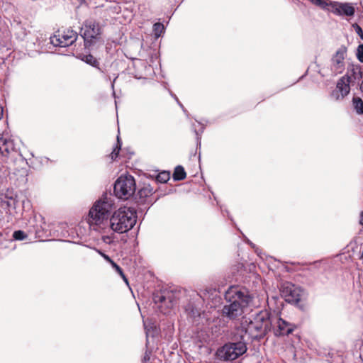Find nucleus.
<instances>
[{
  "instance_id": "obj_1",
  "label": "nucleus",
  "mask_w": 363,
  "mask_h": 363,
  "mask_svg": "<svg viewBox=\"0 0 363 363\" xmlns=\"http://www.w3.org/2000/svg\"><path fill=\"white\" fill-rule=\"evenodd\" d=\"M227 302L222 309V315L230 320H234L242 315L244 309L252 301V297L245 289L238 286H230L225 294Z\"/></svg>"
},
{
  "instance_id": "obj_2",
  "label": "nucleus",
  "mask_w": 363,
  "mask_h": 363,
  "mask_svg": "<svg viewBox=\"0 0 363 363\" xmlns=\"http://www.w3.org/2000/svg\"><path fill=\"white\" fill-rule=\"evenodd\" d=\"M272 322L271 316L267 311H261L248 323H242L238 332L243 335L244 337L248 336L251 340L261 339L271 330Z\"/></svg>"
},
{
  "instance_id": "obj_3",
  "label": "nucleus",
  "mask_w": 363,
  "mask_h": 363,
  "mask_svg": "<svg viewBox=\"0 0 363 363\" xmlns=\"http://www.w3.org/2000/svg\"><path fill=\"white\" fill-rule=\"evenodd\" d=\"M137 215L134 208L121 207L110 218L111 228L118 233H124L131 230L136 223Z\"/></svg>"
},
{
  "instance_id": "obj_4",
  "label": "nucleus",
  "mask_w": 363,
  "mask_h": 363,
  "mask_svg": "<svg viewBox=\"0 0 363 363\" xmlns=\"http://www.w3.org/2000/svg\"><path fill=\"white\" fill-rule=\"evenodd\" d=\"M112 208V203L107 200L96 201L89 211L88 223L90 228L96 231L105 226Z\"/></svg>"
},
{
  "instance_id": "obj_5",
  "label": "nucleus",
  "mask_w": 363,
  "mask_h": 363,
  "mask_svg": "<svg viewBox=\"0 0 363 363\" xmlns=\"http://www.w3.org/2000/svg\"><path fill=\"white\" fill-rule=\"evenodd\" d=\"M102 29L99 22L93 19L86 20L80 30V35L84 41L85 48H92L97 43L103 44Z\"/></svg>"
},
{
  "instance_id": "obj_6",
  "label": "nucleus",
  "mask_w": 363,
  "mask_h": 363,
  "mask_svg": "<svg viewBox=\"0 0 363 363\" xmlns=\"http://www.w3.org/2000/svg\"><path fill=\"white\" fill-rule=\"evenodd\" d=\"M242 340L236 342H229L220 347L216 351L218 359L223 361H233L245 354L247 345L243 335H240Z\"/></svg>"
},
{
  "instance_id": "obj_7",
  "label": "nucleus",
  "mask_w": 363,
  "mask_h": 363,
  "mask_svg": "<svg viewBox=\"0 0 363 363\" xmlns=\"http://www.w3.org/2000/svg\"><path fill=\"white\" fill-rule=\"evenodd\" d=\"M135 189V181L131 175H121L114 184V194L121 199H129L134 194Z\"/></svg>"
},
{
  "instance_id": "obj_8",
  "label": "nucleus",
  "mask_w": 363,
  "mask_h": 363,
  "mask_svg": "<svg viewBox=\"0 0 363 363\" xmlns=\"http://www.w3.org/2000/svg\"><path fill=\"white\" fill-rule=\"evenodd\" d=\"M155 303L159 304L160 311L164 314L167 313L177 303L175 295L172 291H164L157 294L154 298Z\"/></svg>"
},
{
  "instance_id": "obj_9",
  "label": "nucleus",
  "mask_w": 363,
  "mask_h": 363,
  "mask_svg": "<svg viewBox=\"0 0 363 363\" xmlns=\"http://www.w3.org/2000/svg\"><path fill=\"white\" fill-rule=\"evenodd\" d=\"M274 334L275 336L288 335L294 332L296 325L289 323L281 318L277 316L271 317Z\"/></svg>"
},
{
  "instance_id": "obj_10",
  "label": "nucleus",
  "mask_w": 363,
  "mask_h": 363,
  "mask_svg": "<svg viewBox=\"0 0 363 363\" xmlns=\"http://www.w3.org/2000/svg\"><path fill=\"white\" fill-rule=\"evenodd\" d=\"M351 81V77L347 74L340 78L337 82L335 90L331 93V97L337 101L344 99L350 91Z\"/></svg>"
},
{
  "instance_id": "obj_11",
  "label": "nucleus",
  "mask_w": 363,
  "mask_h": 363,
  "mask_svg": "<svg viewBox=\"0 0 363 363\" xmlns=\"http://www.w3.org/2000/svg\"><path fill=\"white\" fill-rule=\"evenodd\" d=\"M78 38L77 33L69 29L60 35H54L50 38L51 43L55 46L67 47L73 44Z\"/></svg>"
},
{
  "instance_id": "obj_12",
  "label": "nucleus",
  "mask_w": 363,
  "mask_h": 363,
  "mask_svg": "<svg viewBox=\"0 0 363 363\" xmlns=\"http://www.w3.org/2000/svg\"><path fill=\"white\" fill-rule=\"evenodd\" d=\"M281 294L284 297L286 301L292 303L299 302L302 296V290L300 287L295 286L291 283H286L283 285Z\"/></svg>"
},
{
  "instance_id": "obj_13",
  "label": "nucleus",
  "mask_w": 363,
  "mask_h": 363,
  "mask_svg": "<svg viewBox=\"0 0 363 363\" xmlns=\"http://www.w3.org/2000/svg\"><path fill=\"white\" fill-rule=\"evenodd\" d=\"M16 152L13 140L6 133H0V155L8 158Z\"/></svg>"
},
{
  "instance_id": "obj_14",
  "label": "nucleus",
  "mask_w": 363,
  "mask_h": 363,
  "mask_svg": "<svg viewBox=\"0 0 363 363\" xmlns=\"http://www.w3.org/2000/svg\"><path fill=\"white\" fill-rule=\"evenodd\" d=\"M347 52L345 47L340 48L332 58V70L335 74L341 73L345 67V55Z\"/></svg>"
},
{
  "instance_id": "obj_15",
  "label": "nucleus",
  "mask_w": 363,
  "mask_h": 363,
  "mask_svg": "<svg viewBox=\"0 0 363 363\" xmlns=\"http://www.w3.org/2000/svg\"><path fill=\"white\" fill-rule=\"evenodd\" d=\"M333 8L338 14H345L347 16H352L354 13V9L349 4H337L333 5Z\"/></svg>"
},
{
  "instance_id": "obj_16",
  "label": "nucleus",
  "mask_w": 363,
  "mask_h": 363,
  "mask_svg": "<svg viewBox=\"0 0 363 363\" xmlns=\"http://www.w3.org/2000/svg\"><path fill=\"white\" fill-rule=\"evenodd\" d=\"M153 193L154 189L150 185H145L138 191L137 196L138 197V202L141 203H145L146 199L152 196Z\"/></svg>"
},
{
  "instance_id": "obj_17",
  "label": "nucleus",
  "mask_w": 363,
  "mask_h": 363,
  "mask_svg": "<svg viewBox=\"0 0 363 363\" xmlns=\"http://www.w3.org/2000/svg\"><path fill=\"white\" fill-rule=\"evenodd\" d=\"M184 310L187 315L193 319L200 316V311L194 302H189L184 306Z\"/></svg>"
},
{
  "instance_id": "obj_18",
  "label": "nucleus",
  "mask_w": 363,
  "mask_h": 363,
  "mask_svg": "<svg viewBox=\"0 0 363 363\" xmlns=\"http://www.w3.org/2000/svg\"><path fill=\"white\" fill-rule=\"evenodd\" d=\"M186 172L182 166H178L175 168L173 178L176 181L183 180L186 178Z\"/></svg>"
},
{
  "instance_id": "obj_19",
  "label": "nucleus",
  "mask_w": 363,
  "mask_h": 363,
  "mask_svg": "<svg viewBox=\"0 0 363 363\" xmlns=\"http://www.w3.org/2000/svg\"><path fill=\"white\" fill-rule=\"evenodd\" d=\"M82 60L84 61L86 63L94 67L99 68V61L91 55H86L82 57Z\"/></svg>"
},
{
  "instance_id": "obj_20",
  "label": "nucleus",
  "mask_w": 363,
  "mask_h": 363,
  "mask_svg": "<svg viewBox=\"0 0 363 363\" xmlns=\"http://www.w3.org/2000/svg\"><path fill=\"white\" fill-rule=\"evenodd\" d=\"M353 106L357 113L359 114L363 113V101L360 98L354 97L352 100Z\"/></svg>"
},
{
  "instance_id": "obj_21",
  "label": "nucleus",
  "mask_w": 363,
  "mask_h": 363,
  "mask_svg": "<svg viewBox=\"0 0 363 363\" xmlns=\"http://www.w3.org/2000/svg\"><path fill=\"white\" fill-rule=\"evenodd\" d=\"M121 147V143L120 142L119 136L117 137V145L111 153V157L112 160H114L118 156Z\"/></svg>"
},
{
  "instance_id": "obj_22",
  "label": "nucleus",
  "mask_w": 363,
  "mask_h": 363,
  "mask_svg": "<svg viewBox=\"0 0 363 363\" xmlns=\"http://www.w3.org/2000/svg\"><path fill=\"white\" fill-rule=\"evenodd\" d=\"M164 26L161 23H156L153 26V30L155 33V36L159 37L160 36L161 33L164 30Z\"/></svg>"
},
{
  "instance_id": "obj_23",
  "label": "nucleus",
  "mask_w": 363,
  "mask_h": 363,
  "mask_svg": "<svg viewBox=\"0 0 363 363\" xmlns=\"http://www.w3.org/2000/svg\"><path fill=\"white\" fill-rule=\"evenodd\" d=\"M111 264L116 269V271L121 275V277L123 278V279L126 283H128V279L125 277L122 269L114 261L111 262Z\"/></svg>"
},
{
  "instance_id": "obj_24",
  "label": "nucleus",
  "mask_w": 363,
  "mask_h": 363,
  "mask_svg": "<svg viewBox=\"0 0 363 363\" xmlns=\"http://www.w3.org/2000/svg\"><path fill=\"white\" fill-rule=\"evenodd\" d=\"M313 4L319 6L321 9H325L328 6V4L325 0H308Z\"/></svg>"
},
{
  "instance_id": "obj_25",
  "label": "nucleus",
  "mask_w": 363,
  "mask_h": 363,
  "mask_svg": "<svg viewBox=\"0 0 363 363\" xmlns=\"http://www.w3.org/2000/svg\"><path fill=\"white\" fill-rule=\"evenodd\" d=\"M13 237L14 239L18 240H23L26 238V235L22 230H16L13 233Z\"/></svg>"
},
{
  "instance_id": "obj_26",
  "label": "nucleus",
  "mask_w": 363,
  "mask_h": 363,
  "mask_svg": "<svg viewBox=\"0 0 363 363\" xmlns=\"http://www.w3.org/2000/svg\"><path fill=\"white\" fill-rule=\"evenodd\" d=\"M356 55L358 60L363 63V44H361L357 47Z\"/></svg>"
},
{
  "instance_id": "obj_27",
  "label": "nucleus",
  "mask_w": 363,
  "mask_h": 363,
  "mask_svg": "<svg viewBox=\"0 0 363 363\" xmlns=\"http://www.w3.org/2000/svg\"><path fill=\"white\" fill-rule=\"evenodd\" d=\"M169 177L168 174H167L166 172H162L157 176V180L160 182L164 183L169 179Z\"/></svg>"
},
{
  "instance_id": "obj_28",
  "label": "nucleus",
  "mask_w": 363,
  "mask_h": 363,
  "mask_svg": "<svg viewBox=\"0 0 363 363\" xmlns=\"http://www.w3.org/2000/svg\"><path fill=\"white\" fill-rule=\"evenodd\" d=\"M353 27L354 28L357 35L361 38L362 40H363V30L362 28L357 24L353 25Z\"/></svg>"
},
{
  "instance_id": "obj_29",
  "label": "nucleus",
  "mask_w": 363,
  "mask_h": 363,
  "mask_svg": "<svg viewBox=\"0 0 363 363\" xmlns=\"http://www.w3.org/2000/svg\"><path fill=\"white\" fill-rule=\"evenodd\" d=\"M101 255H102V257H104V258L107 262H108L110 264L111 263V262H113V259H111L110 258V257H109V256L106 255V254H104V253H101Z\"/></svg>"
},
{
  "instance_id": "obj_30",
  "label": "nucleus",
  "mask_w": 363,
  "mask_h": 363,
  "mask_svg": "<svg viewBox=\"0 0 363 363\" xmlns=\"http://www.w3.org/2000/svg\"><path fill=\"white\" fill-rule=\"evenodd\" d=\"M103 240L106 243H111L112 242L111 238L108 236H104Z\"/></svg>"
},
{
  "instance_id": "obj_31",
  "label": "nucleus",
  "mask_w": 363,
  "mask_h": 363,
  "mask_svg": "<svg viewBox=\"0 0 363 363\" xmlns=\"http://www.w3.org/2000/svg\"><path fill=\"white\" fill-rule=\"evenodd\" d=\"M359 224L363 225V211L360 213Z\"/></svg>"
},
{
  "instance_id": "obj_32",
  "label": "nucleus",
  "mask_w": 363,
  "mask_h": 363,
  "mask_svg": "<svg viewBox=\"0 0 363 363\" xmlns=\"http://www.w3.org/2000/svg\"><path fill=\"white\" fill-rule=\"evenodd\" d=\"M3 113H4L3 108L0 106V120L3 117Z\"/></svg>"
},
{
  "instance_id": "obj_33",
  "label": "nucleus",
  "mask_w": 363,
  "mask_h": 363,
  "mask_svg": "<svg viewBox=\"0 0 363 363\" xmlns=\"http://www.w3.org/2000/svg\"><path fill=\"white\" fill-rule=\"evenodd\" d=\"M360 89L362 90V91H363V80H362V84L360 86Z\"/></svg>"
}]
</instances>
